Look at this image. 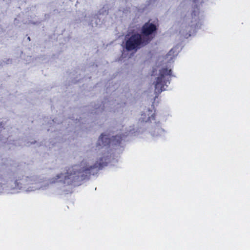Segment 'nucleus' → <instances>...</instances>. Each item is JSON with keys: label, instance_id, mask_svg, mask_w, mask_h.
<instances>
[{"label": "nucleus", "instance_id": "4", "mask_svg": "<svg viewBox=\"0 0 250 250\" xmlns=\"http://www.w3.org/2000/svg\"><path fill=\"white\" fill-rule=\"evenodd\" d=\"M157 30L156 25L148 21L143 25L140 34L143 39L146 40L147 43L148 44L153 39L154 36L153 34L156 32Z\"/></svg>", "mask_w": 250, "mask_h": 250}, {"label": "nucleus", "instance_id": "1", "mask_svg": "<svg viewBox=\"0 0 250 250\" xmlns=\"http://www.w3.org/2000/svg\"><path fill=\"white\" fill-rule=\"evenodd\" d=\"M81 165L83 167L79 169L77 165L71 168L72 169H69L67 175L64 176V183L71 184L75 180L76 177H83L84 173L90 174V170L96 167L95 166H88L83 162H81Z\"/></svg>", "mask_w": 250, "mask_h": 250}, {"label": "nucleus", "instance_id": "6", "mask_svg": "<svg viewBox=\"0 0 250 250\" xmlns=\"http://www.w3.org/2000/svg\"><path fill=\"white\" fill-rule=\"evenodd\" d=\"M27 39H28L29 41H30V38L29 37H28L27 38Z\"/></svg>", "mask_w": 250, "mask_h": 250}, {"label": "nucleus", "instance_id": "5", "mask_svg": "<svg viewBox=\"0 0 250 250\" xmlns=\"http://www.w3.org/2000/svg\"><path fill=\"white\" fill-rule=\"evenodd\" d=\"M122 139L123 136L122 135L112 136L111 139H109L106 137V135L102 133L99 139L98 145L106 146L112 142L115 145H119Z\"/></svg>", "mask_w": 250, "mask_h": 250}, {"label": "nucleus", "instance_id": "7", "mask_svg": "<svg viewBox=\"0 0 250 250\" xmlns=\"http://www.w3.org/2000/svg\"><path fill=\"white\" fill-rule=\"evenodd\" d=\"M196 0H194V2H196Z\"/></svg>", "mask_w": 250, "mask_h": 250}, {"label": "nucleus", "instance_id": "2", "mask_svg": "<svg viewBox=\"0 0 250 250\" xmlns=\"http://www.w3.org/2000/svg\"><path fill=\"white\" fill-rule=\"evenodd\" d=\"M125 47L127 51L137 50L148 44L146 40L143 39L142 35L138 33L127 35L125 37Z\"/></svg>", "mask_w": 250, "mask_h": 250}, {"label": "nucleus", "instance_id": "3", "mask_svg": "<svg viewBox=\"0 0 250 250\" xmlns=\"http://www.w3.org/2000/svg\"><path fill=\"white\" fill-rule=\"evenodd\" d=\"M172 76L171 69L162 68L159 70V76L154 82L155 93L159 94L166 90L165 87V86H167V83H170V78Z\"/></svg>", "mask_w": 250, "mask_h": 250}]
</instances>
